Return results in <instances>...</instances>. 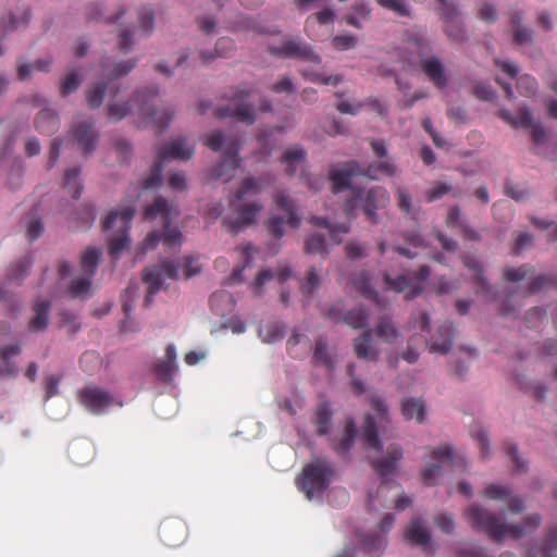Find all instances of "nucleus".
Segmentation results:
<instances>
[{"instance_id": "nucleus-1", "label": "nucleus", "mask_w": 557, "mask_h": 557, "mask_svg": "<svg viewBox=\"0 0 557 557\" xmlns=\"http://www.w3.org/2000/svg\"><path fill=\"white\" fill-rule=\"evenodd\" d=\"M465 517L474 531L486 533L488 539L494 542H500L507 535L519 540L533 533L542 522V517L539 513H530L521 523L507 524L500 521L495 512L479 504L470 505L465 511Z\"/></svg>"}, {"instance_id": "nucleus-2", "label": "nucleus", "mask_w": 557, "mask_h": 557, "mask_svg": "<svg viewBox=\"0 0 557 557\" xmlns=\"http://www.w3.org/2000/svg\"><path fill=\"white\" fill-rule=\"evenodd\" d=\"M178 212L168 200L161 196L147 206L144 210L145 220H156L160 218L162 223V233L151 232L144 242V250L153 249L160 240L169 248L180 247L182 242V232L178 227H170L171 221Z\"/></svg>"}, {"instance_id": "nucleus-3", "label": "nucleus", "mask_w": 557, "mask_h": 557, "mask_svg": "<svg viewBox=\"0 0 557 557\" xmlns=\"http://www.w3.org/2000/svg\"><path fill=\"white\" fill-rule=\"evenodd\" d=\"M158 96V88L150 86L145 89L136 90L132 101L136 106L134 113L138 116L140 123L145 126L152 125L159 128V132H162L170 125L174 111L171 108H163L161 112H158L156 109Z\"/></svg>"}, {"instance_id": "nucleus-4", "label": "nucleus", "mask_w": 557, "mask_h": 557, "mask_svg": "<svg viewBox=\"0 0 557 557\" xmlns=\"http://www.w3.org/2000/svg\"><path fill=\"white\" fill-rule=\"evenodd\" d=\"M389 203L388 191L381 186L369 189H360L351 198L346 200L344 210L350 218L356 216V210L361 209L367 220L372 224L379 223L377 210L384 209Z\"/></svg>"}, {"instance_id": "nucleus-5", "label": "nucleus", "mask_w": 557, "mask_h": 557, "mask_svg": "<svg viewBox=\"0 0 557 557\" xmlns=\"http://www.w3.org/2000/svg\"><path fill=\"white\" fill-rule=\"evenodd\" d=\"M334 465L326 459H317L302 468L296 480L298 488L308 499L324 493L334 476Z\"/></svg>"}, {"instance_id": "nucleus-6", "label": "nucleus", "mask_w": 557, "mask_h": 557, "mask_svg": "<svg viewBox=\"0 0 557 557\" xmlns=\"http://www.w3.org/2000/svg\"><path fill=\"white\" fill-rule=\"evenodd\" d=\"M134 214L135 209L133 207H125L121 211L109 212L101 222L103 231H108L114 226H117L119 228V234L112 237L109 242V255L113 260H119L121 258L122 251L131 242L128 232Z\"/></svg>"}, {"instance_id": "nucleus-7", "label": "nucleus", "mask_w": 557, "mask_h": 557, "mask_svg": "<svg viewBox=\"0 0 557 557\" xmlns=\"http://www.w3.org/2000/svg\"><path fill=\"white\" fill-rule=\"evenodd\" d=\"M276 207L284 211L286 219L280 215H272L267 222L269 233L276 239H280L284 234V224H288L292 228H297L300 225V218L297 214V207L294 200L283 191H280L274 197Z\"/></svg>"}, {"instance_id": "nucleus-8", "label": "nucleus", "mask_w": 557, "mask_h": 557, "mask_svg": "<svg viewBox=\"0 0 557 557\" xmlns=\"http://www.w3.org/2000/svg\"><path fill=\"white\" fill-rule=\"evenodd\" d=\"M251 92V89L237 88L232 96L231 103L226 107L218 108L214 112L215 116L219 119L235 117L242 123L251 125L255 122V111L248 102Z\"/></svg>"}, {"instance_id": "nucleus-9", "label": "nucleus", "mask_w": 557, "mask_h": 557, "mask_svg": "<svg viewBox=\"0 0 557 557\" xmlns=\"http://www.w3.org/2000/svg\"><path fill=\"white\" fill-rule=\"evenodd\" d=\"M81 404L94 414H102L112 406H123L110 392L96 385H88L78 393Z\"/></svg>"}, {"instance_id": "nucleus-10", "label": "nucleus", "mask_w": 557, "mask_h": 557, "mask_svg": "<svg viewBox=\"0 0 557 557\" xmlns=\"http://www.w3.org/2000/svg\"><path fill=\"white\" fill-rule=\"evenodd\" d=\"M430 272L429 265H421L413 274V277L417 280L416 284H412L409 278L403 274L393 278L388 273H384L383 280L386 288L397 293L405 292V298L410 300L422 293L421 283L429 277Z\"/></svg>"}, {"instance_id": "nucleus-11", "label": "nucleus", "mask_w": 557, "mask_h": 557, "mask_svg": "<svg viewBox=\"0 0 557 557\" xmlns=\"http://www.w3.org/2000/svg\"><path fill=\"white\" fill-rule=\"evenodd\" d=\"M270 52L282 58H292L311 63H320V57L314 53L311 46L298 38L285 40L281 46L270 47Z\"/></svg>"}, {"instance_id": "nucleus-12", "label": "nucleus", "mask_w": 557, "mask_h": 557, "mask_svg": "<svg viewBox=\"0 0 557 557\" xmlns=\"http://www.w3.org/2000/svg\"><path fill=\"white\" fill-rule=\"evenodd\" d=\"M187 532L185 521L177 517L165 518L159 527L160 540L169 547L182 545L186 541Z\"/></svg>"}, {"instance_id": "nucleus-13", "label": "nucleus", "mask_w": 557, "mask_h": 557, "mask_svg": "<svg viewBox=\"0 0 557 557\" xmlns=\"http://www.w3.org/2000/svg\"><path fill=\"white\" fill-rule=\"evenodd\" d=\"M71 135L79 150L85 154H90L96 150L99 133L95 128L92 121H83L77 123L71 131Z\"/></svg>"}, {"instance_id": "nucleus-14", "label": "nucleus", "mask_w": 557, "mask_h": 557, "mask_svg": "<svg viewBox=\"0 0 557 557\" xmlns=\"http://www.w3.org/2000/svg\"><path fill=\"white\" fill-rule=\"evenodd\" d=\"M420 67L429 81L440 89L448 85V77L442 61L435 55L420 54Z\"/></svg>"}, {"instance_id": "nucleus-15", "label": "nucleus", "mask_w": 557, "mask_h": 557, "mask_svg": "<svg viewBox=\"0 0 557 557\" xmlns=\"http://www.w3.org/2000/svg\"><path fill=\"white\" fill-rule=\"evenodd\" d=\"M194 154V146L189 145L185 137H176L160 148L157 159L161 162L168 159L186 161Z\"/></svg>"}, {"instance_id": "nucleus-16", "label": "nucleus", "mask_w": 557, "mask_h": 557, "mask_svg": "<svg viewBox=\"0 0 557 557\" xmlns=\"http://www.w3.org/2000/svg\"><path fill=\"white\" fill-rule=\"evenodd\" d=\"M332 182L333 193H339L350 186V178L356 175H362L361 166L356 161L344 163L339 169H331L329 172Z\"/></svg>"}, {"instance_id": "nucleus-17", "label": "nucleus", "mask_w": 557, "mask_h": 557, "mask_svg": "<svg viewBox=\"0 0 557 557\" xmlns=\"http://www.w3.org/2000/svg\"><path fill=\"white\" fill-rule=\"evenodd\" d=\"M239 143L237 140H232L227 144V148L223 154V161L215 168L211 170V176L214 180L219 178H230L233 174H230L228 171L234 172L240 165V158L238 157Z\"/></svg>"}, {"instance_id": "nucleus-18", "label": "nucleus", "mask_w": 557, "mask_h": 557, "mask_svg": "<svg viewBox=\"0 0 557 557\" xmlns=\"http://www.w3.org/2000/svg\"><path fill=\"white\" fill-rule=\"evenodd\" d=\"M176 370V349L173 344H169L165 348L164 358L154 363L152 372L160 382L170 383L173 381Z\"/></svg>"}, {"instance_id": "nucleus-19", "label": "nucleus", "mask_w": 557, "mask_h": 557, "mask_svg": "<svg viewBox=\"0 0 557 557\" xmlns=\"http://www.w3.org/2000/svg\"><path fill=\"white\" fill-rule=\"evenodd\" d=\"M327 317L334 322H345L354 329H362L368 325L369 314L362 307H357L345 314L337 306H333L327 311Z\"/></svg>"}, {"instance_id": "nucleus-20", "label": "nucleus", "mask_w": 557, "mask_h": 557, "mask_svg": "<svg viewBox=\"0 0 557 557\" xmlns=\"http://www.w3.org/2000/svg\"><path fill=\"white\" fill-rule=\"evenodd\" d=\"M51 301L48 299H36L32 307V317L28 320L29 332L38 333L45 331L49 325Z\"/></svg>"}, {"instance_id": "nucleus-21", "label": "nucleus", "mask_w": 557, "mask_h": 557, "mask_svg": "<svg viewBox=\"0 0 557 557\" xmlns=\"http://www.w3.org/2000/svg\"><path fill=\"white\" fill-rule=\"evenodd\" d=\"M403 458V449L399 445H391L387 448L386 456L371 461L374 472L384 478L393 474L396 470L397 462Z\"/></svg>"}, {"instance_id": "nucleus-22", "label": "nucleus", "mask_w": 557, "mask_h": 557, "mask_svg": "<svg viewBox=\"0 0 557 557\" xmlns=\"http://www.w3.org/2000/svg\"><path fill=\"white\" fill-rule=\"evenodd\" d=\"M261 209L262 206L259 202L245 203L237 209L238 216L225 222V224L231 232L237 233L242 227L253 224Z\"/></svg>"}, {"instance_id": "nucleus-23", "label": "nucleus", "mask_w": 557, "mask_h": 557, "mask_svg": "<svg viewBox=\"0 0 557 557\" xmlns=\"http://www.w3.org/2000/svg\"><path fill=\"white\" fill-rule=\"evenodd\" d=\"M454 324L445 321L438 329L435 338L430 345L431 352L446 354L453 346Z\"/></svg>"}, {"instance_id": "nucleus-24", "label": "nucleus", "mask_w": 557, "mask_h": 557, "mask_svg": "<svg viewBox=\"0 0 557 557\" xmlns=\"http://www.w3.org/2000/svg\"><path fill=\"white\" fill-rule=\"evenodd\" d=\"M405 537L410 543L422 546L424 549L428 548L431 541V535L425 527L424 521L419 518L413 519L406 528Z\"/></svg>"}, {"instance_id": "nucleus-25", "label": "nucleus", "mask_w": 557, "mask_h": 557, "mask_svg": "<svg viewBox=\"0 0 557 557\" xmlns=\"http://www.w3.org/2000/svg\"><path fill=\"white\" fill-rule=\"evenodd\" d=\"M354 351L359 359L367 361H376L379 359V350L372 346V333L370 330L364 331L354 341Z\"/></svg>"}, {"instance_id": "nucleus-26", "label": "nucleus", "mask_w": 557, "mask_h": 557, "mask_svg": "<svg viewBox=\"0 0 557 557\" xmlns=\"http://www.w3.org/2000/svg\"><path fill=\"white\" fill-rule=\"evenodd\" d=\"M462 261L469 270L473 271V282L476 286V293L488 294L492 289V286L483 275V267L481 262L476 259L475 256L469 253L463 255Z\"/></svg>"}, {"instance_id": "nucleus-27", "label": "nucleus", "mask_w": 557, "mask_h": 557, "mask_svg": "<svg viewBox=\"0 0 557 557\" xmlns=\"http://www.w3.org/2000/svg\"><path fill=\"white\" fill-rule=\"evenodd\" d=\"M310 223L313 226L326 228L329 232L330 240L333 244H341L342 235L347 234L350 231L349 222L332 224L325 218L312 216L310 219Z\"/></svg>"}, {"instance_id": "nucleus-28", "label": "nucleus", "mask_w": 557, "mask_h": 557, "mask_svg": "<svg viewBox=\"0 0 557 557\" xmlns=\"http://www.w3.org/2000/svg\"><path fill=\"white\" fill-rule=\"evenodd\" d=\"M59 117L51 109H42L35 119L36 129L44 135H53L59 129Z\"/></svg>"}, {"instance_id": "nucleus-29", "label": "nucleus", "mask_w": 557, "mask_h": 557, "mask_svg": "<svg viewBox=\"0 0 557 557\" xmlns=\"http://www.w3.org/2000/svg\"><path fill=\"white\" fill-rule=\"evenodd\" d=\"M498 116L513 127L529 128L532 126L533 122L532 113L527 107L520 108L517 114H512L507 109H500Z\"/></svg>"}, {"instance_id": "nucleus-30", "label": "nucleus", "mask_w": 557, "mask_h": 557, "mask_svg": "<svg viewBox=\"0 0 557 557\" xmlns=\"http://www.w3.org/2000/svg\"><path fill=\"white\" fill-rule=\"evenodd\" d=\"M274 276L277 278L278 283L282 284L290 277V270L287 267H282L277 273L272 270L260 271L251 285L253 293L259 296L262 292V286Z\"/></svg>"}, {"instance_id": "nucleus-31", "label": "nucleus", "mask_w": 557, "mask_h": 557, "mask_svg": "<svg viewBox=\"0 0 557 557\" xmlns=\"http://www.w3.org/2000/svg\"><path fill=\"white\" fill-rule=\"evenodd\" d=\"M361 171L362 175L371 180H377L380 174L392 177L395 176L398 172L394 162L385 158L382 161L369 164L367 168H361Z\"/></svg>"}, {"instance_id": "nucleus-32", "label": "nucleus", "mask_w": 557, "mask_h": 557, "mask_svg": "<svg viewBox=\"0 0 557 557\" xmlns=\"http://www.w3.org/2000/svg\"><path fill=\"white\" fill-rule=\"evenodd\" d=\"M306 158V150L299 146L295 145L284 151L282 154L281 161L285 164V172L287 175H294L297 171L299 163H301Z\"/></svg>"}, {"instance_id": "nucleus-33", "label": "nucleus", "mask_w": 557, "mask_h": 557, "mask_svg": "<svg viewBox=\"0 0 557 557\" xmlns=\"http://www.w3.org/2000/svg\"><path fill=\"white\" fill-rule=\"evenodd\" d=\"M101 250L96 247H87L81 255V268L85 275L92 276L99 265Z\"/></svg>"}, {"instance_id": "nucleus-34", "label": "nucleus", "mask_w": 557, "mask_h": 557, "mask_svg": "<svg viewBox=\"0 0 557 557\" xmlns=\"http://www.w3.org/2000/svg\"><path fill=\"white\" fill-rule=\"evenodd\" d=\"M356 425L352 419L346 421L345 430L337 443L333 444L334 450L338 455H346L355 443Z\"/></svg>"}, {"instance_id": "nucleus-35", "label": "nucleus", "mask_w": 557, "mask_h": 557, "mask_svg": "<svg viewBox=\"0 0 557 557\" xmlns=\"http://www.w3.org/2000/svg\"><path fill=\"white\" fill-rule=\"evenodd\" d=\"M401 412L407 420L416 419L422 422L425 413V404L419 398H408L401 404Z\"/></svg>"}, {"instance_id": "nucleus-36", "label": "nucleus", "mask_w": 557, "mask_h": 557, "mask_svg": "<svg viewBox=\"0 0 557 557\" xmlns=\"http://www.w3.org/2000/svg\"><path fill=\"white\" fill-rule=\"evenodd\" d=\"M333 412L327 403H321L315 409L317 432L320 435L329 434L331 430Z\"/></svg>"}, {"instance_id": "nucleus-37", "label": "nucleus", "mask_w": 557, "mask_h": 557, "mask_svg": "<svg viewBox=\"0 0 557 557\" xmlns=\"http://www.w3.org/2000/svg\"><path fill=\"white\" fill-rule=\"evenodd\" d=\"M143 281L148 285L147 295L145 296V306L148 307L153 301V295L161 288L162 281L157 270H144Z\"/></svg>"}, {"instance_id": "nucleus-38", "label": "nucleus", "mask_w": 557, "mask_h": 557, "mask_svg": "<svg viewBox=\"0 0 557 557\" xmlns=\"http://www.w3.org/2000/svg\"><path fill=\"white\" fill-rule=\"evenodd\" d=\"M375 335L384 342L393 344L399 337V332L389 318L381 317L375 326Z\"/></svg>"}, {"instance_id": "nucleus-39", "label": "nucleus", "mask_w": 557, "mask_h": 557, "mask_svg": "<svg viewBox=\"0 0 557 557\" xmlns=\"http://www.w3.org/2000/svg\"><path fill=\"white\" fill-rule=\"evenodd\" d=\"M352 284L355 288L366 298L376 300L379 294L371 285L370 274L366 271L357 273L352 277Z\"/></svg>"}, {"instance_id": "nucleus-40", "label": "nucleus", "mask_w": 557, "mask_h": 557, "mask_svg": "<svg viewBox=\"0 0 557 557\" xmlns=\"http://www.w3.org/2000/svg\"><path fill=\"white\" fill-rule=\"evenodd\" d=\"M81 168L69 169L64 173L63 187L67 189L74 199H78L83 191V185L79 181Z\"/></svg>"}, {"instance_id": "nucleus-41", "label": "nucleus", "mask_w": 557, "mask_h": 557, "mask_svg": "<svg viewBox=\"0 0 557 557\" xmlns=\"http://www.w3.org/2000/svg\"><path fill=\"white\" fill-rule=\"evenodd\" d=\"M52 64L51 59H40L37 60L35 63H26L22 59L17 60V77L20 81L26 79L29 74L36 70L40 72H48L50 66Z\"/></svg>"}, {"instance_id": "nucleus-42", "label": "nucleus", "mask_w": 557, "mask_h": 557, "mask_svg": "<svg viewBox=\"0 0 557 557\" xmlns=\"http://www.w3.org/2000/svg\"><path fill=\"white\" fill-rule=\"evenodd\" d=\"M362 435L368 446L376 449L377 451L382 450V443L379 438L376 422L372 416H367L362 428Z\"/></svg>"}, {"instance_id": "nucleus-43", "label": "nucleus", "mask_w": 557, "mask_h": 557, "mask_svg": "<svg viewBox=\"0 0 557 557\" xmlns=\"http://www.w3.org/2000/svg\"><path fill=\"white\" fill-rule=\"evenodd\" d=\"M32 265L33 259L29 256H25L10 269L8 280L17 285L21 284V282L28 275Z\"/></svg>"}, {"instance_id": "nucleus-44", "label": "nucleus", "mask_w": 557, "mask_h": 557, "mask_svg": "<svg viewBox=\"0 0 557 557\" xmlns=\"http://www.w3.org/2000/svg\"><path fill=\"white\" fill-rule=\"evenodd\" d=\"M312 360H313V363L324 366L325 368H327L330 370H332L334 368L333 359L327 351V343L322 337H320L315 342Z\"/></svg>"}, {"instance_id": "nucleus-45", "label": "nucleus", "mask_w": 557, "mask_h": 557, "mask_svg": "<svg viewBox=\"0 0 557 557\" xmlns=\"http://www.w3.org/2000/svg\"><path fill=\"white\" fill-rule=\"evenodd\" d=\"M107 87V83L104 82L95 83L88 87L86 90V100L91 109H98L102 104Z\"/></svg>"}, {"instance_id": "nucleus-46", "label": "nucleus", "mask_w": 557, "mask_h": 557, "mask_svg": "<svg viewBox=\"0 0 557 557\" xmlns=\"http://www.w3.org/2000/svg\"><path fill=\"white\" fill-rule=\"evenodd\" d=\"M162 162L157 159V161L150 168V172L146 178L141 182L143 190L157 189L162 185Z\"/></svg>"}, {"instance_id": "nucleus-47", "label": "nucleus", "mask_w": 557, "mask_h": 557, "mask_svg": "<svg viewBox=\"0 0 557 557\" xmlns=\"http://www.w3.org/2000/svg\"><path fill=\"white\" fill-rule=\"evenodd\" d=\"M91 276L86 275L85 277L73 278L69 286L67 292L72 297H87L90 295L91 288Z\"/></svg>"}, {"instance_id": "nucleus-48", "label": "nucleus", "mask_w": 557, "mask_h": 557, "mask_svg": "<svg viewBox=\"0 0 557 557\" xmlns=\"http://www.w3.org/2000/svg\"><path fill=\"white\" fill-rule=\"evenodd\" d=\"M511 493L512 491L508 485L491 483L484 487L482 495L492 500H507Z\"/></svg>"}, {"instance_id": "nucleus-49", "label": "nucleus", "mask_w": 557, "mask_h": 557, "mask_svg": "<svg viewBox=\"0 0 557 557\" xmlns=\"http://www.w3.org/2000/svg\"><path fill=\"white\" fill-rule=\"evenodd\" d=\"M305 251L310 255H326L327 243L325 237L320 233L312 234L305 243Z\"/></svg>"}, {"instance_id": "nucleus-50", "label": "nucleus", "mask_w": 557, "mask_h": 557, "mask_svg": "<svg viewBox=\"0 0 557 557\" xmlns=\"http://www.w3.org/2000/svg\"><path fill=\"white\" fill-rule=\"evenodd\" d=\"M262 189V181L255 177L246 178L235 191V200H242L247 195H257Z\"/></svg>"}, {"instance_id": "nucleus-51", "label": "nucleus", "mask_w": 557, "mask_h": 557, "mask_svg": "<svg viewBox=\"0 0 557 557\" xmlns=\"http://www.w3.org/2000/svg\"><path fill=\"white\" fill-rule=\"evenodd\" d=\"M557 286V277L549 274H541L534 277L529 286L528 292L530 294H535L544 289L554 288Z\"/></svg>"}, {"instance_id": "nucleus-52", "label": "nucleus", "mask_w": 557, "mask_h": 557, "mask_svg": "<svg viewBox=\"0 0 557 557\" xmlns=\"http://www.w3.org/2000/svg\"><path fill=\"white\" fill-rule=\"evenodd\" d=\"M405 36L406 42L417 48L419 57L420 54L425 55L426 52H430L432 50L429 40L426 39L422 32L410 30L406 32Z\"/></svg>"}, {"instance_id": "nucleus-53", "label": "nucleus", "mask_w": 557, "mask_h": 557, "mask_svg": "<svg viewBox=\"0 0 557 557\" xmlns=\"http://www.w3.org/2000/svg\"><path fill=\"white\" fill-rule=\"evenodd\" d=\"M445 35L455 42H462L467 39V34L462 22L458 18L446 22L444 27Z\"/></svg>"}, {"instance_id": "nucleus-54", "label": "nucleus", "mask_w": 557, "mask_h": 557, "mask_svg": "<svg viewBox=\"0 0 557 557\" xmlns=\"http://www.w3.org/2000/svg\"><path fill=\"white\" fill-rule=\"evenodd\" d=\"M396 205L398 209L405 213L409 214L412 210V197L410 191L403 186H397L395 190Z\"/></svg>"}, {"instance_id": "nucleus-55", "label": "nucleus", "mask_w": 557, "mask_h": 557, "mask_svg": "<svg viewBox=\"0 0 557 557\" xmlns=\"http://www.w3.org/2000/svg\"><path fill=\"white\" fill-rule=\"evenodd\" d=\"M361 545L367 553H376L384 549L386 540L379 534H367L361 540Z\"/></svg>"}, {"instance_id": "nucleus-56", "label": "nucleus", "mask_w": 557, "mask_h": 557, "mask_svg": "<svg viewBox=\"0 0 557 557\" xmlns=\"http://www.w3.org/2000/svg\"><path fill=\"white\" fill-rule=\"evenodd\" d=\"M107 111L111 121L119 122L132 112V107L128 102H110Z\"/></svg>"}, {"instance_id": "nucleus-57", "label": "nucleus", "mask_w": 557, "mask_h": 557, "mask_svg": "<svg viewBox=\"0 0 557 557\" xmlns=\"http://www.w3.org/2000/svg\"><path fill=\"white\" fill-rule=\"evenodd\" d=\"M379 5L395 12L399 16L409 17L410 7L403 0H375Z\"/></svg>"}, {"instance_id": "nucleus-58", "label": "nucleus", "mask_w": 557, "mask_h": 557, "mask_svg": "<svg viewBox=\"0 0 557 557\" xmlns=\"http://www.w3.org/2000/svg\"><path fill=\"white\" fill-rule=\"evenodd\" d=\"M517 88L522 96L532 97L537 91V82L533 76L524 74L518 78Z\"/></svg>"}, {"instance_id": "nucleus-59", "label": "nucleus", "mask_w": 557, "mask_h": 557, "mask_svg": "<svg viewBox=\"0 0 557 557\" xmlns=\"http://www.w3.org/2000/svg\"><path fill=\"white\" fill-rule=\"evenodd\" d=\"M451 190V186L442 182H434L433 186L424 191V199L428 202H433L442 199Z\"/></svg>"}, {"instance_id": "nucleus-60", "label": "nucleus", "mask_w": 557, "mask_h": 557, "mask_svg": "<svg viewBox=\"0 0 557 557\" xmlns=\"http://www.w3.org/2000/svg\"><path fill=\"white\" fill-rule=\"evenodd\" d=\"M82 83L79 75L72 71L67 73L60 85V94L62 97H67L71 92L75 91Z\"/></svg>"}, {"instance_id": "nucleus-61", "label": "nucleus", "mask_w": 557, "mask_h": 557, "mask_svg": "<svg viewBox=\"0 0 557 557\" xmlns=\"http://www.w3.org/2000/svg\"><path fill=\"white\" fill-rule=\"evenodd\" d=\"M137 64V59H129L117 62L114 67L107 73L109 79H117L127 75Z\"/></svg>"}, {"instance_id": "nucleus-62", "label": "nucleus", "mask_w": 557, "mask_h": 557, "mask_svg": "<svg viewBox=\"0 0 557 557\" xmlns=\"http://www.w3.org/2000/svg\"><path fill=\"white\" fill-rule=\"evenodd\" d=\"M557 552V528H553L547 533L543 547L539 549L541 557H554Z\"/></svg>"}, {"instance_id": "nucleus-63", "label": "nucleus", "mask_w": 557, "mask_h": 557, "mask_svg": "<svg viewBox=\"0 0 557 557\" xmlns=\"http://www.w3.org/2000/svg\"><path fill=\"white\" fill-rule=\"evenodd\" d=\"M260 335L262 336L263 342L274 343L284 337V327L278 323H271L260 330Z\"/></svg>"}, {"instance_id": "nucleus-64", "label": "nucleus", "mask_w": 557, "mask_h": 557, "mask_svg": "<svg viewBox=\"0 0 557 557\" xmlns=\"http://www.w3.org/2000/svg\"><path fill=\"white\" fill-rule=\"evenodd\" d=\"M139 28L145 35H149L154 27V13L151 8H143L138 17Z\"/></svg>"}]
</instances>
